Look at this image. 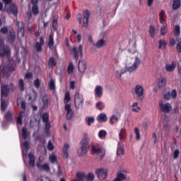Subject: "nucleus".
Listing matches in <instances>:
<instances>
[{
    "mask_svg": "<svg viewBox=\"0 0 181 181\" xmlns=\"http://www.w3.org/2000/svg\"><path fill=\"white\" fill-rule=\"evenodd\" d=\"M142 60L139 57H135L134 59L131 57L127 58L124 62V67L115 71L116 77L119 78L122 74H125V73H135V71L139 69Z\"/></svg>",
    "mask_w": 181,
    "mask_h": 181,
    "instance_id": "nucleus-1",
    "label": "nucleus"
},
{
    "mask_svg": "<svg viewBox=\"0 0 181 181\" xmlns=\"http://www.w3.org/2000/svg\"><path fill=\"white\" fill-rule=\"evenodd\" d=\"M83 135L84 137L81 140L79 143L80 147L77 150V153L79 156H84L88 152V148H90V137L87 133Z\"/></svg>",
    "mask_w": 181,
    "mask_h": 181,
    "instance_id": "nucleus-2",
    "label": "nucleus"
},
{
    "mask_svg": "<svg viewBox=\"0 0 181 181\" xmlns=\"http://www.w3.org/2000/svg\"><path fill=\"white\" fill-rule=\"evenodd\" d=\"M1 111H5V110H6V107H8V103H6V102H5V100H4V98L6 97V95H8V93L10 89L6 86H2L1 87Z\"/></svg>",
    "mask_w": 181,
    "mask_h": 181,
    "instance_id": "nucleus-3",
    "label": "nucleus"
},
{
    "mask_svg": "<svg viewBox=\"0 0 181 181\" xmlns=\"http://www.w3.org/2000/svg\"><path fill=\"white\" fill-rule=\"evenodd\" d=\"M74 105L76 110H81L84 105V97L80 93H76L74 96Z\"/></svg>",
    "mask_w": 181,
    "mask_h": 181,
    "instance_id": "nucleus-4",
    "label": "nucleus"
},
{
    "mask_svg": "<svg viewBox=\"0 0 181 181\" xmlns=\"http://www.w3.org/2000/svg\"><path fill=\"white\" fill-rule=\"evenodd\" d=\"M83 45H79L78 47H73L71 49V54H72L76 60H78V56H81V57H83Z\"/></svg>",
    "mask_w": 181,
    "mask_h": 181,
    "instance_id": "nucleus-5",
    "label": "nucleus"
},
{
    "mask_svg": "<svg viewBox=\"0 0 181 181\" xmlns=\"http://www.w3.org/2000/svg\"><path fill=\"white\" fill-rule=\"evenodd\" d=\"M128 173V170L125 168H121L117 173L116 177L113 180V181H123L127 179L125 174Z\"/></svg>",
    "mask_w": 181,
    "mask_h": 181,
    "instance_id": "nucleus-6",
    "label": "nucleus"
},
{
    "mask_svg": "<svg viewBox=\"0 0 181 181\" xmlns=\"http://www.w3.org/2000/svg\"><path fill=\"white\" fill-rule=\"evenodd\" d=\"M9 4L10 3L7 4H5V10L8 13H13V15L16 16V15H18V7L13 3Z\"/></svg>",
    "mask_w": 181,
    "mask_h": 181,
    "instance_id": "nucleus-7",
    "label": "nucleus"
},
{
    "mask_svg": "<svg viewBox=\"0 0 181 181\" xmlns=\"http://www.w3.org/2000/svg\"><path fill=\"white\" fill-rule=\"evenodd\" d=\"M158 107L163 112H170L172 111V105L169 103H163V101H160L158 103Z\"/></svg>",
    "mask_w": 181,
    "mask_h": 181,
    "instance_id": "nucleus-8",
    "label": "nucleus"
},
{
    "mask_svg": "<svg viewBox=\"0 0 181 181\" xmlns=\"http://www.w3.org/2000/svg\"><path fill=\"white\" fill-rule=\"evenodd\" d=\"M11 51L8 47L4 46V42L0 40V56L1 57H9Z\"/></svg>",
    "mask_w": 181,
    "mask_h": 181,
    "instance_id": "nucleus-9",
    "label": "nucleus"
},
{
    "mask_svg": "<svg viewBox=\"0 0 181 181\" xmlns=\"http://www.w3.org/2000/svg\"><path fill=\"white\" fill-rule=\"evenodd\" d=\"M95 175L100 180H105L107 179V169L98 168L95 170Z\"/></svg>",
    "mask_w": 181,
    "mask_h": 181,
    "instance_id": "nucleus-10",
    "label": "nucleus"
},
{
    "mask_svg": "<svg viewBox=\"0 0 181 181\" xmlns=\"http://www.w3.org/2000/svg\"><path fill=\"white\" fill-rule=\"evenodd\" d=\"M15 70V66L12 67H6L5 66V64H2L0 66V77H2V76H7L8 71H13Z\"/></svg>",
    "mask_w": 181,
    "mask_h": 181,
    "instance_id": "nucleus-11",
    "label": "nucleus"
},
{
    "mask_svg": "<svg viewBox=\"0 0 181 181\" xmlns=\"http://www.w3.org/2000/svg\"><path fill=\"white\" fill-rule=\"evenodd\" d=\"M64 110L66 112V119H72V118L74 117V112L73 111V109H71V104L65 105Z\"/></svg>",
    "mask_w": 181,
    "mask_h": 181,
    "instance_id": "nucleus-12",
    "label": "nucleus"
},
{
    "mask_svg": "<svg viewBox=\"0 0 181 181\" xmlns=\"http://www.w3.org/2000/svg\"><path fill=\"white\" fill-rule=\"evenodd\" d=\"M91 151L93 153H97V155H99V156L101 158H103V156L105 155V150L97 146L93 145L91 147Z\"/></svg>",
    "mask_w": 181,
    "mask_h": 181,
    "instance_id": "nucleus-13",
    "label": "nucleus"
},
{
    "mask_svg": "<svg viewBox=\"0 0 181 181\" xmlns=\"http://www.w3.org/2000/svg\"><path fill=\"white\" fill-rule=\"evenodd\" d=\"M168 83V80L165 77H160L156 80V86L158 88H163L166 87V84Z\"/></svg>",
    "mask_w": 181,
    "mask_h": 181,
    "instance_id": "nucleus-14",
    "label": "nucleus"
},
{
    "mask_svg": "<svg viewBox=\"0 0 181 181\" xmlns=\"http://www.w3.org/2000/svg\"><path fill=\"white\" fill-rule=\"evenodd\" d=\"M104 94V88L100 85H97L94 89V95L95 98H101Z\"/></svg>",
    "mask_w": 181,
    "mask_h": 181,
    "instance_id": "nucleus-15",
    "label": "nucleus"
},
{
    "mask_svg": "<svg viewBox=\"0 0 181 181\" xmlns=\"http://www.w3.org/2000/svg\"><path fill=\"white\" fill-rule=\"evenodd\" d=\"M134 91L136 95H137V97H139V98L144 97L145 90H144V86H142V85H139V84L136 85L134 88Z\"/></svg>",
    "mask_w": 181,
    "mask_h": 181,
    "instance_id": "nucleus-16",
    "label": "nucleus"
},
{
    "mask_svg": "<svg viewBox=\"0 0 181 181\" xmlns=\"http://www.w3.org/2000/svg\"><path fill=\"white\" fill-rule=\"evenodd\" d=\"M119 118H121V113H119V112H115L110 118L111 125H114L115 122H118V121H119Z\"/></svg>",
    "mask_w": 181,
    "mask_h": 181,
    "instance_id": "nucleus-17",
    "label": "nucleus"
},
{
    "mask_svg": "<svg viewBox=\"0 0 181 181\" xmlns=\"http://www.w3.org/2000/svg\"><path fill=\"white\" fill-rule=\"evenodd\" d=\"M176 69V62L173 61L172 62L167 63L165 64V71L168 73H173V71H175V69Z\"/></svg>",
    "mask_w": 181,
    "mask_h": 181,
    "instance_id": "nucleus-18",
    "label": "nucleus"
},
{
    "mask_svg": "<svg viewBox=\"0 0 181 181\" xmlns=\"http://www.w3.org/2000/svg\"><path fill=\"white\" fill-rule=\"evenodd\" d=\"M105 46H107V40L101 38L95 43L94 47L96 49H103V47H105Z\"/></svg>",
    "mask_w": 181,
    "mask_h": 181,
    "instance_id": "nucleus-19",
    "label": "nucleus"
},
{
    "mask_svg": "<svg viewBox=\"0 0 181 181\" xmlns=\"http://www.w3.org/2000/svg\"><path fill=\"white\" fill-rule=\"evenodd\" d=\"M4 122H2L4 128L8 126V122L12 119V112L8 111L4 115Z\"/></svg>",
    "mask_w": 181,
    "mask_h": 181,
    "instance_id": "nucleus-20",
    "label": "nucleus"
},
{
    "mask_svg": "<svg viewBox=\"0 0 181 181\" xmlns=\"http://www.w3.org/2000/svg\"><path fill=\"white\" fill-rule=\"evenodd\" d=\"M87 69V62L86 61H79L78 63V71L80 73H85Z\"/></svg>",
    "mask_w": 181,
    "mask_h": 181,
    "instance_id": "nucleus-21",
    "label": "nucleus"
},
{
    "mask_svg": "<svg viewBox=\"0 0 181 181\" xmlns=\"http://www.w3.org/2000/svg\"><path fill=\"white\" fill-rule=\"evenodd\" d=\"M90 18V11L86 10L83 11V26L87 28L88 26V19Z\"/></svg>",
    "mask_w": 181,
    "mask_h": 181,
    "instance_id": "nucleus-22",
    "label": "nucleus"
},
{
    "mask_svg": "<svg viewBox=\"0 0 181 181\" xmlns=\"http://www.w3.org/2000/svg\"><path fill=\"white\" fill-rule=\"evenodd\" d=\"M21 149L23 156H26L28 155V149H29V143H28V141L21 143Z\"/></svg>",
    "mask_w": 181,
    "mask_h": 181,
    "instance_id": "nucleus-23",
    "label": "nucleus"
},
{
    "mask_svg": "<svg viewBox=\"0 0 181 181\" xmlns=\"http://www.w3.org/2000/svg\"><path fill=\"white\" fill-rule=\"evenodd\" d=\"M69 149H70V144H65L62 150L63 156L64 158H65V159H67V158H69Z\"/></svg>",
    "mask_w": 181,
    "mask_h": 181,
    "instance_id": "nucleus-24",
    "label": "nucleus"
},
{
    "mask_svg": "<svg viewBox=\"0 0 181 181\" xmlns=\"http://www.w3.org/2000/svg\"><path fill=\"white\" fill-rule=\"evenodd\" d=\"M124 144H122L121 142H119L117 144V156H121L124 155Z\"/></svg>",
    "mask_w": 181,
    "mask_h": 181,
    "instance_id": "nucleus-25",
    "label": "nucleus"
},
{
    "mask_svg": "<svg viewBox=\"0 0 181 181\" xmlns=\"http://www.w3.org/2000/svg\"><path fill=\"white\" fill-rule=\"evenodd\" d=\"M43 45H45V40H43V37H41L40 41L35 44L37 52H42V46H43Z\"/></svg>",
    "mask_w": 181,
    "mask_h": 181,
    "instance_id": "nucleus-26",
    "label": "nucleus"
},
{
    "mask_svg": "<svg viewBox=\"0 0 181 181\" xmlns=\"http://www.w3.org/2000/svg\"><path fill=\"white\" fill-rule=\"evenodd\" d=\"M37 166L40 170H45L46 172L50 171V167L49 166V164L45 163L43 165L40 164V163H37Z\"/></svg>",
    "mask_w": 181,
    "mask_h": 181,
    "instance_id": "nucleus-27",
    "label": "nucleus"
},
{
    "mask_svg": "<svg viewBox=\"0 0 181 181\" xmlns=\"http://www.w3.org/2000/svg\"><path fill=\"white\" fill-rule=\"evenodd\" d=\"M127 136V129L125 128H122L120 129L119 132V139L120 141H124Z\"/></svg>",
    "mask_w": 181,
    "mask_h": 181,
    "instance_id": "nucleus-28",
    "label": "nucleus"
},
{
    "mask_svg": "<svg viewBox=\"0 0 181 181\" xmlns=\"http://www.w3.org/2000/svg\"><path fill=\"white\" fill-rule=\"evenodd\" d=\"M132 110L133 112H139V111H141V107H139V103L138 102H134L132 103Z\"/></svg>",
    "mask_w": 181,
    "mask_h": 181,
    "instance_id": "nucleus-29",
    "label": "nucleus"
},
{
    "mask_svg": "<svg viewBox=\"0 0 181 181\" xmlns=\"http://www.w3.org/2000/svg\"><path fill=\"white\" fill-rule=\"evenodd\" d=\"M16 26L18 28L19 35H21V36H23V33H24L23 28H25V25L22 22H18L16 23Z\"/></svg>",
    "mask_w": 181,
    "mask_h": 181,
    "instance_id": "nucleus-30",
    "label": "nucleus"
},
{
    "mask_svg": "<svg viewBox=\"0 0 181 181\" xmlns=\"http://www.w3.org/2000/svg\"><path fill=\"white\" fill-rule=\"evenodd\" d=\"M97 119L99 122H105L108 119V117H107V115L102 113L98 115Z\"/></svg>",
    "mask_w": 181,
    "mask_h": 181,
    "instance_id": "nucleus-31",
    "label": "nucleus"
},
{
    "mask_svg": "<svg viewBox=\"0 0 181 181\" xmlns=\"http://www.w3.org/2000/svg\"><path fill=\"white\" fill-rule=\"evenodd\" d=\"M166 33H168V23H165L160 28V35L161 36H165Z\"/></svg>",
    "mask_w": 181,
    "mask_h": 181,
    "instance_id": "nucleus-32",
    "label": "nucleus"
},
{
    "mask_svg": "<svg viewBox=\"0 0 181 181\" xmlns=\"http://www.w3.org/2000/svg\"><path fill=\"white\" fill-rule=\"evenodd\" d=\"M76 176V179H78L80 181H86V173L78 172Z\"/></svg>",
    "mask_w": 181,
    "mask_h": 181,
    "instance_id": "nucleus-33",
    "label": "nucleus"
},
{
    "mask_svg": "<svg viewBox=\"0 0 181 181\" xmlns=\"http://www.w3.org/2000/svg\"><path fill=\"white\" fill-rule=\"evenodd\" d=\"M37 98V93H36V91L32 90L30 94H28V100L30 101H35Z\"/></svg>",
    "mask_w": 181,
    "mask_h": 181,
    "instance_id": "nucleus-34",
    "label": "nucleus"
},
{
    "mask_svg": "<svg viewBox=\"0 0 181 181\" xmlns=\"http://www.w3.org/2000/svg\"><path fill=\"white\" fill-rule=\"evenodd\" d=\"M70 101H71V97L70 96V93L66 92L65 93V96L64 98V103L65 104V105H66V104H70V103H70Z\"/></svg>",
    "mask_w": 181,
    "mask_h": 181,
    "instance_id": "nucleus-35",
    "label": "nucleus"
},
{
    "mask_svg": "<svg viewBox=\"0 0 181 181\" xmlns=\"http://www.w3.org/2000/svg\"><path fill=\"white\" fill-rule=\"evenodd\" d=\"M8 40H10V42H13V40H15V30H11L9 31L8 34Z\"/></svg>",
    "mask_w": 181,
    "mask_h": 181,
    "instance_id": "nucleus-36",
    "label": "nucleus"
},
{
    "mask_svg": "<svg viewBox=\"0 0 181 181\" xmlns=\"http://www.w3.org/2000/svg\"><path fill=\"white\" fill-rule=\"evenodd\" d=\"M17 104H18V107H21V108H22V110H25L26 103H25V102H23V100H22L21 98H18L17 100Z\"/></svg>",
    "mask_w": 181,
    "mask_h": 181,
    "instance_id": "nucleus-37",
    "label": "nucleus"
},
{
    "mask_svg": "<svg viewBox=\"0 0 181 181\" xmlns=\"http://www.w3.org/2000/svg\"><path fill=\"white\" fill-rule=\"evenodd\" d=\"M29 158V165L30 166H35V155L33 153H30L28 156Z\"/></svg>",
    "mask_w": 181,
    "mask_h": 181,
    "instance_id": "nucleus-38",
    "label": "nucleus"
},
{
    "mask_svg": "<svg viewBox=\"0 0 181 181\" xmlns=\"http://www.w3.org/2000/svg\"><path fill=\"white\" fill-rule=\"evenodd\" d=\"M165 18V11L162 10L159 13V20L160 23H163L165 21H166Z\"/></svg>",
    "mask_w": 181,
    "mask_h": 181,
    "instance_id": "nucleus-39",
    "label": "nucleus"
},
{
    "mask_svg": "<svg viewBox=\"0 0 181 181\" xmlns=\"http://www.w3.org/2000/svg\"><path fill=\"white\" fill-rule=\"evenodd\" d=\"M23 115H25V112L24 111L20 112V114L17 118V122L18 125H22V118H23Z\"/></svg>",
    "mask_w": 181,
    "mask_h": 181,
    "instance_id": "nucleus-40",
    "label": "nucleus"
},
{
    "mask_svg": "<svg viewBox=\"0 0 181 181\" xmlns=\"http://www.w3.org/2000/svg\"><path fill=\"white\" fill-rule=\"evenodd\" d=\"M166 41H165L164 40H160L158 42V48L159 49H166Z\"/></svg>",
    "mask_w": 181,
    "mask_h": 181,
    "instance_id": "nucleus-41",
    "label": "nucleus"
},
{
    "mask_svg": "<svg viewBox=\"0 0 181 181\" xmlns=\"http://www.w3.org/2000/svg\"><path fill=\"white\" fill-rule=\"evenodd\" d=\"M42 100L43 103V107H47V105H49V98H47V95H44V96L42 98Z\"/></svg>",
    "mask_w": 181,
    "mask_h": 181,
    "instance_id": "nucleus-42",
    "label": "nucleus"
},
{
    "mask_svg": "<svg viewBox=\"0 0 181 181\" xmlns=\"http://www.w3.org/2000/svg\"><path fill=\"white\" fill-rule=\"evenodd\" d=\"M67 71L69 74H72L73 71H74V64H73V62L69 63Z\"/></svg>",
    "mask_w": 181,
    "mask_h": 181,
    "instance_id": "nucleus-43",
    "label": "nucleus"
},
{
    "mask_svg": "<svg viewBox=\"0 0 181 181\" xmlns=\"http://www.w3.org/2000/svg\"><path fill=\"white\" fill-rule=\"evenodd\" d=\"M49 161L51 163H56L57 162V156L54 153H52L49 155Z\"/></svg>",
    "mask_w": 181,
    "mask_h": 181,
    "instance_id": "nucleus-44",
    "label": "nucleus"
},
{
    "mask_svg": "<svg viewBox=\"0 0 181 181\" xmlns=\"http://www.w3.org/2000/svg\"><path fill=\"white\" fill-rule=\"evenodd\" d=\"M94 177H95V175H94V173H89L87 175H86V180L87 181H93L94 180Z\"/></svg>",
    "mask_w": 181,
    "mask_h": 181,
    "instance_id": "nucleus-45",
    "label": "nucleus"
},
{
    "mask_svg": "<svg viewBox=\"0 0 181 181\" xmlns=\"http://www.w3.org/2000/svg\"><path fill=\"white\" fill-rule=\"evenodd\" d=\"M134 134L136 135V139L139 141V139H141V132L138 127L134 128Z\"/></svg>",
    "mask_w": 181,
    "mask_h": 181,
    "instance_id": "nucleus-46",
    "label": "nucleus"
},
{
    "mask_svg": "<svg viewBox=\"0 0 181 181\" xmlns=\"http://www.w3.org/2000/svg\"><path fill=\"white\" fill-rule=\"evenodd\" d=\"M86 124L88 127H91L94 124V117H89L86 118Z\"/></svg>",
    "mask_w": 181,
    "mask_h": 181,
    "instance_id": "nucleus-47",
    "label": "nucleus"
},
{
    "mask_svg": "<svg viewBox=\"0 0 181 181\" xmlns=\"http://www.w3.org/2000/svg\"><path fill=\"white\" fill-rule=\"evenodd\" d=\"M96 108L100 111H103L104 110V103L99 101L96 103Z\"/></svg>",
    "mask_w": 181,
    "mask_h": 181,
    "instance_id": "nucleus-48",
    "label": "nucleus"
},
{
    "mask_svg": "<svg viewBox=\"0 0 181 181\" xmlns=\"http://www.w3.org/2000/svg\"><path fill=\"white\" fill-rule=\"evenodd\" d=\"M173 8L174 9H177V8H180V1L174 0L173 4Z\"/></svg>",
    "mask_w": 181,
    "mask_h": 181,
    "instance_id": "nucleus-49",
    "label": "nucleus"
},
{
    "mask_svg": "<svg viewBox=\"0 0 181 181\" xmlns=\"http://www.w3.org/2000/svg\"><path fill=\"white\" fill-rule=\"evenodd\" d=\"M98 136L100 139H104L107 136V132L105 130H100L98 133Z\"/></svg>",
    "mask_w": 181,
    "mask_h": 181,
    "instance_id": "nucleus-50",
    "label": "nucleus"
},
{
    "mask_svg": "<svg viewBox=\"0 0 181 181\" xmlns=\"http://www.w3.org/2000/svg\"><path fill=\"white\" fill-rule=\"evenodd\" d=\"M49 88L50 90H55L56 88V83L54 82V80L51 79L49 83Z\"/></svg>",
    "mask_w": 181,
    "mask_h": 181,
    "instance_id": "nucleus-51",
    "label": "nucleus"
},
{
    "mask_svg": "<svg viewBox=\"0 0 181 181\" xmlns=\"http://www.w3.org/2000/svg\"><path fill=\"white\" fill-rule=\"evenodd\" d=\"M18 87L21 91H23V90H25V83L23 82V80L20 79L18 81Z\"/></svg>",
    "mask_w": 181,
    "mask_h": 181,
    "instance_id": "nucleus-52",
    "label": "nucleus"
},
{
    "mask_svg": "<svg viewBox=\"0 0 181 181\" xmlns=\"http://www.w3.org/2000/svg\"><path fill=\"white\" fill-rule=\"evenodd\" d=\"M22 135L23 139H27L28 136H29V134L28 133L26 128L25 127L22 129Z\"/></svg>",
    "mask_w": 181,
    "mask_h": 181,
    "instance_id": "nucleus-53",
    "label": "nucleus"
},
{
    "mask_svg": "<svg viewBox=\"0 0 181 181\" xmlns=\"http://www.w3.org/2000/svg\"><path fill=\"white\" fill-rule=\"evenodd\" d=\"M149 33L152 37L155 36L156 29H155V27H153V25H150Z\"/></svg>",
    "mask_w": 181,
    "mask_h": 181,
    "instance_id": "nucleus-54",
    "label": "nucleus"
},
{
    "mask_svg": "<svg viewBox=\"0 0 181 181\" xmlns=\"http://www.w3.org/2000/svg\"><path fill=\"white\" fill-rule=\"evenodd\" d=\"M174 33L175 36H179L180 35V26L176 25L174 29Z\"/></svg>",
    "mask_w": 181,
    "mask_h": 181,
    "instance_id": "nucleus-55",
    "label": "nucleus"
},
{
    "mask_svg": "<svg viewBox=\"0 0 181 181\" xmlns=\"http://www.w3.org/2000/svg\"><path fill=\"white\" fill-rule=\"evenodd\" d=\"M171 98L173 100H176V98L177 97V91L176 90V89H174L171 91Z\"/></svg>",
    "mask_w": 181,
    "mask_h": 181,
    "instance_id": "nucleus-56",
    "label": "nucleus"
},
{
    "mask_svg": "<svg viewBox=\"0 0 181 181\" xmlns=\"http://www.w3.org/2000/svg\"><path fill=\"white\" fill-rule=\"evenodd\" d=\"M54 45V40L53 39V35H50L48 46L49 47H53Z\"/></svg>",
    "mask_w": 181,
    "mask_h": 181,
    "instance_id": "nucleus-57",
    "label": "nucleus"
},
{
    "mask_svg": "<svg viewBox=\"0 0 181 181\" xmlns=\"http://www.w3.org/2000/svg\"><path fill=\"white\" fill-rule=\"evenodd\" d=\"M88 42H89L90 44L92 46H95V42H94V39L93 38V35H88Z\"/></svg>",
    "mask_w": 181,
    "mask_h": 181,
    "instance_id": "nucleus-58",
    "label": "nucleus"
},
{
    "mask_svg": "<svg viewBox=\"0 0 181 181\" xmlns=\"http://www.w3.org/2000/svg\"><path fill=\"white\" fill-rule=\"evenodd\" d=\"M33 13L34 15H37V13H39V7H37V5L33 6Z\"/></svg>",
    "mask_w": 181,
    "mask_h": 181,
    "instance_id": "nucleus-59",
    "label": "nucleus"
},
{
    "mask_svg": "<svg viewBox=\"0 0 181 181\" xmlns=\"http://www.w3.org/2000/svg\"><path fill=\"white\" fill-rule=\"evenodd\" d=\"M56 65V60H54V58H50L49 60V66H51V67H54Z\"/></svg>",
    "mask_w": 181,
    "mask_h": 181,
    "instance_id": "nucleus-60",
    "label": "nucleus"
},
{
    "mask_svg": "<svg viewBox=\"0 0 181 181\" xmlns=\"http://www.w3.org/2000/svg\"><path fill=\"white\" fill-rule=\"evenodd\" d=\"M42 120L44 122H49V113H44L42 115Z\"/></svg>",
    "mask_w": 181,
    "mask_h": 181,
    "instance_id": "nucleus-61",
    "label": "nucleus"
},
{
    "mask_svg": "<svg viewBox=\"0 0 181 181\" xmlns=\"http://www.w3.org/2000/svg\"><path fill=\"white\" fill-rule=\"evenodd\" d=\"M34 86L35 88H39L40 87V80H39V78L34 81Z\"/></svg>",
    "mask_w": 181,
    "mask_h": 181,
    "instance_id": "nucleus-62",
    "label": "nucleus"
},
{
    "mask_svg": "<svg viewBox=\"0 0 181 181\" xmlns=\"http://www.w3.org/2000/svg\"><path fill=\"white\" fill-rule=\"evenodd\" d=\"M180 153V151H179V150H175L173 153V159H177V158H179Z\"/></svg>",
    "mask_w": 181,
    "mask_h": 181,
    "instance_id": "nucleus-63",
    "label": "nucleus"
},
{
    "mask_svg": "<svg viewBox=\"0 0 181 181\" xmlns=\"http://www.w3.org/2000/svg\"><path fill=\"white\" fill-rule=\"evenodd\" d=\"M164 98L165 100H170V98H172V96L170 95V92H167L164 94Z\"/></svg>",
    "mask_w": 181,
    "mask_h": 181,
    "instance_id": "nucleus-64",
    "label": "nucleus"
}]
</instances>
